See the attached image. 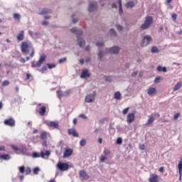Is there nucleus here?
<instances>
[{"mask_svg": "<svg viewBox=\"0 0 182 182\" xmlns=\"http://www.w3.org/2000/svg\"><path fill=\"white\" fill-rule=\"evenodd\" d=\"M145 148H146V146H144V144H141L139 146L140 150H144Z\"/></svg>", "mask_w": 182, "mask_h": 182, "instance_id": "nucleus-59", "label": "nucleus"}, {"mask_svg": "<svg viewBox=\"0 0 182 182\" xmlns=\"http://www.w3.org/2000/svg\"><path fill=\"white\" fill-rule=\"evenodd\" d=\"M11 149H13V150H14L15 151H18V150H19V148H18V146L15 145H11Z\"/></svg>", "mask_w": 182, "mask_h": 182, "instance_id": "nucleus-53", "label": "nucleus"}, {"mask_svg": "<svg viewBox=\"0 0 182 182\" xmlns=\"http://www.w3.org/2000/svg\"><path fill=\"white\" fill-rule=\"evenodd\" d=\"M73 123L75 126H76V124H77V119L75 118L73 121Z\"/></svg>", "mask_w": 182, "mask_h": 182, "instance_id": "nucleus-60", "label": "nucleus"}, {"mask_svg": "<svg viewBox=\"0 0 182 182\" xmlns=\"http://www.w3.org/2000/svg\"><path fill=\"white\" fill-rule=\"evenodd\" d=\"M149 182H160L159 175L156 173H151L149 178Z\"/></svg>", "mask_w": 182, "mask_h": 182, "instance_id": "nucleus-10", "label": "nucleus"}, {"mask_svg": "<svg viewBox=\"0 0 182 182\" xmlns=\"http://www.w3.org/2000/svg\"><path fill=\"white\" fill-rule=\"evenodd\" d=\"M151 52L152 53H158L159 48H157V47H156V46H154V47L151 48Z\"/></svg>", "mask_w": 182, "mask_h": 182, "instance_id": "nucleus-37", "label": "nucleus"}, {"mask_svg": "<svg viewBox=\"0 0 182 182\" xmlns=\"http://www.w3.org/2000/svg\"><path fill=\"white\" fill-rule=\"evenodd\" d=\"M118 5H119V14H123V9L122 8V0H119Z\"/></svg>", "mask_w": 182, "mask_h": 182, "instance_id": "nucleus-33", "label": "nucleus"}, {"mask_svg": "<svg viewBox=\"0 0 182 182\" xmlns=\"http://www.w3.org/2000/svg\"><path fill=\"white\" fill-rule=\"evenodd\" d=\"M32 48L33 47L30 46L29 43H28V42L26 41H23L21 43V52L25 55H29V49H32Z\"/></svg>", "mask_w": 182, "mask_h": 182, "instance_id": "nucleus-3", "label": "nucleus"}, {"mask_svg": "<svg viewBox=\"0 0 182 182\" xmlns=\"http://www.w3.org/2000/svg\"><path fill=\"white\" fill-rule=\"evenodd\" d=\"M46 59V55L45 54H42L41 56H40V58H39V62L42 65V63H43V62H45Z\"/></svg>", "mask_w": 182, "mask_h": 182, "instance_id": "nucleus-28", "label": "nucleus"}, {"mask_svg": "<svg viewBox=\"0 0 182 182\" xmlns=\"http://www.w3.org/2000/svg\"><path fill=\"white\" fill-rule=\"evenodd\" d=\"M96 9H97V3L90 2L88 6L89 12H93V11H96Z\"/></svg>", "mask_w": 182, "mask_h": 182, "instance_id": "nucleus-12", "label": "nucleus"}, {"mask_svg": "<svg viewBox=\"0 0 182 182\" xmlns=\"http://www.w3.org/2000/svg\"><path fill=\"white\" fill-rule=\"evenodd\" d=\"M160 80H161V77H156L154 80V83H160Z\"/></svg>", "mask_w": 182, "mask_h": 182, "instance_id": "nucleus-47", "label": "nucleus"}, {"mask_svg": "<svg viewBox=\"0 0 182 182\" xmlns=\"http://www.w3.org/2000/svg\"><path fill=\"white\" fill-rule=\"evenodd\" d=\"M156 70L158 72H167V68L166 67H161V66H158L156 68Z\"/></svg>", "mask_w": 182, "mask_h": 182, "instance_id": "nucleus-29", "label": "nucleus"}, {"mask_svg": "<svg viewBox=\"0 0 182 182\" xmlns=\"http://www.w3.org/2000/svg\"><path fill=\"white\" fill-rule=\"evenodd\" d=\"M156 93H157V90L156 89V87H151L148 89L147 94L149 96H153L154 95H156Z\"/></svg>", "mask_w": 182, "mask_h": 182, "instance_id": "nucleus-18", "label": "nucleus"}, {"mask_svg": "<svg viewBox=\"0 0 182 182\" xmlns=\"http://www.w3.org/2000/svg\"><path fill=\"white\" fill-rule=\"evenodd\" d=\"M33 56H35V48H33V47H32L31 51L30 53V57H26V60H30L31 58H33Z\"/></svg>", "mask_w": 182, "mask_h": 182, "instance_id": "nucleus-27", "label": "nucleus"}, {"mask_svg": "<svg viewBox=\"0 0 182 182\" xmlns=\"http://www.w3.org/2000/svg\"><path fill=\"white\" fill-rule=\"evenodd\" d=\"M93 93L94 94H90L85 97V101L86 102V103H92V102H95L96 93L95 92Z\"/></svg>", "mask_w": 182, "mask_h": 182, "instance_id": "nucleus-7", "label": "nucleus"}, {"mask_svg": "<svg viewBox=\"0 0 182 182\" xmlns=\"http://www.w3.org/2000/svg\"><path fill=\"white\" fill-rule=\"evenodd\" d=\"M0 159H2L3 160H9L11 156H9V154H4L0 155Z\"/></svg>", "mask_w": 182, "mask_h": 182, "instance_id": "nucleus-30", "label": "nucleus"}, {"mask_svg": "<svg viewBox=\"0 0 182 182\" xmlns=\"http://www.w3.org/2000/svg\"><path fill=\"white\" fill-rule=\"evenodd\" d=\"M117 144H122L123 143V139L121 137L117 138Z\"/></svg>", "mask_w": 182, "mask_h": 182, "instance_id": "nucleus-43", "label": "nucleus"}, {"mask_svg": "<svg viewBox=\"0 0 182 182\" xmlns=\"http://www.w3.org/2000/svg\"><path fill=\"white\" fill-rule=\"evenodd\" d=\"M52 11L48 9H43L40 12V15H46L47 14H50Z\"/></svg>", "mask_w": 182, "mask_h": 182, "instance_id": "nucleus-26", "label": "nucleus"}, {"mask_svg": "<svg viewBox=\"0 0 182 182\" xmlns=\"http://www.w3.org/2000/svg\"><path fill=\"white\" fill-rule=\"evenodd\" d=\"M57 167L60 171H68L69 170V165L67 163L58 162Z\"/></svg>", "mask_w": 182, "mask_h": 182, "instance_id": "nucleus-4", "label": "nucleus"}, {"mask_svg": "<svg viewBox=\"0 0 182 182\" xmlns=\"http://www.w3.org/2000/svg\"><path fill=\"white\" fill-rule=\"evenodd\" d=\"M24 35H25V31H23V30L21 31L20 33L17 36V41H23Z\"/></svg>", "mask_w": 182, "mask_h": 182, "instance_id": "nucleus-19", "label": "nucleus"}, {"mask_svg": "<svg viewBox=\"0 0 182 182\" xmlns=\"http://www.w3.org/2000/svg\"><path fill=\"white\" fill-rule=\"evenodd\" d=\"M46 70H48V66L45 65L42 67L41 72V73H43L44 72H46Z\"/></svg>", "mask_w": 182, "mask_h": 182, "instance_id": "nucleus-48", "label": "nucleus"}, {"mask_svg": "<svg viewBox=\"0 0 182 182\" xmlns=\"http://www.w3.org/2000/svg\"><path fill=\"white\" fill-rule=\"evenodd\" d=\"M90 77V74L89 73V70L86 69L83 70L81 73L80 77L83 79L85 77Z\"/></svg>", "mask_w": 182, "mask_h": 182, "instance_id": "nucleus-17", "label": "nucleus"}, {"mask_svg": "<svg viewBox=\"0 0 182 182\" xmlns=\"http://www.w3.org/2000/svg\"><path fill=\"white\" fill-rule=\"evenodd\" d=\"M96 46H98V48H100L102 46H105V43H97Z\"/></svg>", "mask_w": 182, "mask_h": 182, "instance_id": "nucleus-54", "label": "nucleus"}, {"mask_svg": "<svg viewBox=\"0 0 182 182\" xmlns=\"http://www.w3.org/2000/svg\"><path fill=\"white\" fill-rule=\"evenodd\" d=\"M129 110H130V107H127V108H125V109L122 111L123 114H126L127 113H129Z\"/></svg>", "mask_w": 182, "mask_h": 182, "instance_id": "nucleus-49", "label": "nucleus"}, {"mask_svg": "<svg viewBox=\"0 0 182 182\" xmlns=\"http://www.w3.org/2000/svg\"><path fill=\"white\" fill-rule=\"evenodd\" d=\"M57 96H58V99L63 97V92L62 90H58L57 92Z\"/></svg>", "mask_w": 182, "mask_h": 182, "instance_id": "nucleus-35", "label": "nucleus"}, {"mask_svg": "<svg viewBox=\"0 0 182 182\" xmlns=\"http://www.w3.org/2000/svg\"><path fill=\"white\" fill-rule=\"evenodd\" d=\"M39 171L40 169L38 167L34 168L33 170V174H38L39 173Z\"/></svg>", "mask_w": 182, "mask_h": 182, "instance_id": "nucleus-44", "label": "nucleus"}, {"mask_svg": "<svg viewBox=\"0 0 182 182\" xmlns=\"http://www.w3.org/2000/svg\"><path fill=\"white\" fill-rule=\"evenodd\" d=\"M114 99H116V100H122V94L120 93V92L117 91L114 92Z\"/></svg>", "mask_w": 182, "mask_h": 182, "instance_id": "nucleus-23", "label": "nucleus"}, {"mask_svg": "<svg viewBox=\"0 0 182 182\" xmlns=\"http://www.w3.org/2000/svg\"><path fill=\"white\" fill-rule=\"evenodd\" d=\"M70 32L77 35L78 45L80 48H83L86 45V42H85V40H83V38H79V36H82V35H83V31H82V30H78L76 28H73L70 29Z\"/></svg>", "mask_w": 182, "mask_h": 182, "instance_id": "nucleus-1", "label": "nucleus"}, {"mask_svg": "<svg viewBox=\"0 0 182 182\" xmlns=\"http://www.w3.org/2000/svg\"><path fill=\"white\" fill-rule=\"evenodd\" d=\"M112 152L110 151V150H109V149H105L104 150V154L105 155V156H109V154H110Z\"/></svg>", "mask_w": 182, "mask_h": 182, "instance_id": "nucleus-46", "label": "nucleus"}, {"mask_svg": "<svg viewBox=\"0 0 182 182\" xmlns=\"http://www.w3.org/2000/svg\"><path fill=\"white\" fill-rule=\"evenodd\" d=\"M68 133L70 136H73V137H79V134H77L75 129H68Z\"/></svg>", "mask_w": 182, "mask_h": 182, "instance_id": "nucleus-16", "label": "nucleus"}, {"mask_svg": "<svg viewBox=\"0 0 182 182\" xmlns=\"http://www.w3.org/2000/svg\"><path fill=\"white\" fill-rule=\"evenodd\" d=\"M151 41H152L151 36H145L144 37L143 41L141 42V46H142V48H144V46H147V45H149V43H150Z\"/></svg>", "mask_w": 182, "mask_h": 182, "instance_id": "nucleus-6", "label": "nucleus"}, {"mask_svg": "<svg viewBox=\"0 0 182 182\" xmlns=\"http://www.w3.org/2000/svg\"><path fill=\"white\" fill-rule=\"evenodd\" d=\"M47 66H48V69H53V68H56V65L53 64V63H52V64L48 63Z\"/></svg>", "mask_w": 182, "mask_h": 182, "instance_id": "nucleus-38", "label": "nucleus"}, {"mask_svg": "<svg viewBox=\"0 0 182 182\" xmlns=\"http://www.w3.org/2000/svg\"><path fill=\"white\" fill-rule=\"evenodd\" d=\"M178 168L179 170V174H182V158L181 160L178 162Z\"/></svg>", "mask_w": 182, "mask_h": 182, "instance_id": "nucleus-31", "label": "nucleus"}, {"mask_svg": "<svg viewBox=\"0 0 182 182\" xmlns=\"http://www.w3.org/2000/svg\"><path fill=\"white\" fill-rule=\"evenodd\" d=\"M4 124L6 126L14 127V126H15V119H14V118H9L8 119L4 120Z\"/></svg>", "mask_w": 182, "mask_h": 182, "instance_id": "nucleus-9", "label": "nucleus"}, {"mask_svg": "<svg viewBox=\"0 0 182 182\" xmlns=\"http://www.w3.org/2000/svg\"><path fill=\"white\" fill-rule=\"evenodd\" d=\"M3 86H9V80H4L2 83Z\"/></svg>", "mask_w": 182, "mask_h": 182, "instance_id": "nucleus-51", "label": "nucleus"}, {"mask_svg": "<svg viewBox=\"0 0 182 182\" xmlns=\"http://www.w3.org/2000/svg\"><path fill=\"white\" fill-rule=\"evenodd\" d=\"M117 31H123V27L120 25H117Z\"/></svg>", "mask_w": 182, "mask_h": 182, "instance_id": "nucleus-55", "label": "nucleus"}, {"mask_svg": "<svg viewBox=\"0 0 182 182\" xmlns=\"http://www.w3.org/2000/svg\"><path fill=\"white\" fill-rule=\"evenodd\" d=\"M48 127H52L53 129H59V123L56 121L50 122L47 124Z\"/></svg>", "mask_w": 182, "mask_h": 182, "instance_id": "nucleus-13", "label": "nucleus"}, {"mask_svg": "<svg viewBox=\"0 0 182 182\" xmlns=\"http://www.w3.org/2000/svg\"><path fill=\"white\" fill-rule=\"evenodd\" d=\"M178 117H180V113H176L173 116V119L177 120L178 119Z\"/></svg>", "mask_w": 182, "mask_h": 182, "instance_id": "nucleus-52", "label": "nucleus"}, {"mask_svg": "<svg viewBox=\"0 0 182 182\" xmlns=\"http://www.w3.org/2000/svg\"><path fill=\"white\" fill-rule=\"evenodd\" d=\"M45 113H46V107L43 106L40 108L39 114H41V116H45Z\"/></svg>", "mask_w": 182, "mask_h": 182, "instance_id": "nucleus-24", "label": "nucleus"}, {"mask_svg": "<svg viewBox=\"0 0 182 182\" xmlns=\"http://www.w3.org/2000/svg\"><path fill=\"white\" fill-rule=\"evenodd\" d=\"M79 176L82 181H87V180L90 178V176L87 174V173L85 170H81L79 171Z\"/></svg>", "mask_w": 182, "mask_h": 182, "instance_id": "nucleus-5", "label": "nucleus"}, {"mask_svg": "<svg viewBox=\"0 0 182 182\" xmlns=\"http://www.w3.org/2000/svg\"><path fill=\"white\" fill-rule=\"evenodd\" d=\"M154 116L151 115L146 124V126H149V124H152V123H154Z\"/></svg>", "mask_w": 182, "mask_h": 182, "instance_id": "nucleus-25", "label": "nucleus"}, {"mask_svg": "<svg viewBox=\"0 0 182 182\" xmlns=\"http://www.w3.org/2000/svg\"><path fill=\"white\" fill-rule=\"evenodd\" d=\"M153 23V18L151 16H147L144 22V23L141 26V29H149L151 24Z\"/></svg>", "mask_w": 182, "mask_h": 182, "instance_id": "nucleus-2", "label": "nucleus"}, {"mask_svg": "<svg viewBox=\"0 0 182 182\" xmlns=\"http://www.w3.org/2000/svg\"><path fill=\"white\" fill-rule=\"evenodd\" d=\"M66 60H68V58H66V57H65V58H60L58 62H59V63H65V62H66Z\"/></svg>", "mask_w": 182, "mask_h": 182, "instance_id": "nucleus-41", "label": "nucleus"}, {"mask_svg": "<svg viewBox=\"0 0 182 182\" xmlns=\"http://www.w3.org/2000/svg\"><path fill=\"white\" fill-rule=\"evenodd\" d=\"M79 117H81L82 119H87V117H86V115H85V114H80L79 115Z\"/></svg>", "mask_w": 182, "mask_h": 182, "instance_id": "nucleus-56", "label": "nucleus"}, {"mask_svg": "<svg viewBox=\"0 0 182 182\" xmlns=\"http://www.w3.org/2000/svg\"><path fill=\"white\" fill-rule=\"evenodd\" d=\"M73 154V149L70 148L65 149L64 154H63V159H66V157H69Z\"/></svg>", "mask_w": 182, "mask_h": 182, "instance_id": "nucleus-11", "label": "nucleus"}, {"mask_svg": "<svg viewBox=\"0 0 182 182\" xmlns=\"http://www.w3.org/2000/svg\"><path fill=\"white\" fill-rule=\"evenodd\" d=\"M31 172H32V170L31 169V168L27 167L26 169V175L28 176V174H31Z\"/></svg>", "mask_w": 182, "mask_h": 182, "instance_id": "nucleus-42", "label": "nucleus"}, {"mask_svg": "<svg viewBox=\"0 0 182 182\" xmlns=\"http://www.w3.org/2000/svg\"><path fill=\"white\" fill-rule=\"evenodd\" d=\"M42 25H49V22L46 21H44L41 23Z\"/></svg>", "mask_w": 182, "mask_h": 182, "instance_id": "nucleus-63", "label": "nucleus"}, {"mask_svg": "<svg viewBox=\"0 0 182 182\" xmlns=\"http://www.w3.org/2000/svg\"><path fill=\"white\" fill-rule=\"evenodd\" d=\"M100 160L101 161V163H105V160H107V156H105V155H102L100 157Z\"/></svg>", "mask_w": 182, "mask_h": 182, "instance_id": "nucleus-36", "label": "nucleus"}, {"mask_svg": "<svg viewBox=\"0 0 182 182\" xmlns=\"http://www.w3.org/2000/svg\"><path fill=\"white\" fill-rule=\"evenodd\" d=\"M172 18L173 19V21H176V19H177V14H172Z\"/></svg>", "mask_w": 182, "mask_h": 182, "instance_id": "nucleus-58", "label": "nucleus"}, {"mask_svg": "<svg viewBox=\"0 0 182 182\" xmlns=\"http://www.w3.org/2000/svg\"><path fill=\"white\" fill-rule=\"evenodd\" d=\"M20 62L21 63H25V62H26V60H25V58H22L20 59Z\"/></svg>", "mask_w": 182, "mask_h": 182, "instance_id": "nucleus-64", "label": "nucleus"}, {"mask_svg": "<svg viewBox=\"0 0 182 182\" xmlns=\"http://www.w3.org/2000/svg\"><path fill=\"white\" fill-rule=\"evenodd\" d=\"M134 119H136V115L134 113H129L127 117V122L128 124H132L133 122H134Z\"/></svg>", "mask_w": 182, "mask_h": 182, "instance_id": "nucleus-8", "label": "nucleus"}, {"mask_svg": "<svg viewBox=\"0 0 182 182\" xmlns=\"http://www.w3.org/2000/svg\"><path fill=\"white\" fill-rule=\"evenodd\" d=\"M42 144L43 147H48V143H46V141H44Z\"/></svg>", "mask_w": 182, "mask_h": 182, "instance_id": "nucleus-62", "label": "nucleus"}, {"mask_svg": "<svg viewBox=\"0 0 182 182\" xmlns=\"http://www.w3.org/2000/svg\"><path fill=\"white\" fill-rule=\"evenodd\" d=\"M80 145L82 147L86 146V139H82V140L80 141Z\"/></svg>", "mask_w": 182, "mask_h": 182, "instance_id": "nucleus-40", "label": "nucleus"}, {"mask_svg": "<svg viewBox=\"0 0 182 182\" xmlns=\"http://www.w3.org/2000/svg\"><path fill=\"white\" fill-rule=\"evenodd\" d=\"M19 171H20V173H21V174H23V173H25V167L23 166H20L19 167Z\"/></svg>", "mask_w": 182, "mask_h": 182, "instance_id": "nucleus-45", "label": "nucleus"}, {"mask_svg": "<svg viewBox=\"0 0 182 182\" xmlns=\"http://www.w3.org/2000/svg\"><path fill=\"white\" fill-rule=\"evenodd\" d=\"M180 87H181V82H178L173 87V92H176Z\"/></svg>", "mask_w": 182, "mask_h": 182, "instance_id": "nucleus-32", "label": "nucleus"}, {"mask_svg": "<svg viewBox=\"0 0 182 182\" xmlns=\"http://www.w3.org/2000/svg\"><path fill=\"white\" fill-rule=\"evenodd\" d=\"M159 173H163L164 171V167L161 166L159 169Z\"/></svg>", "mask_w": 182, "mask_h": 182, "instance_id": "nucleus-61", "label": "nucleus"}, {"mask_svg": "<svg viewBox=\"0 0 182 182\" xmlns=\"http://www.w3.org/2000/svg\"><path fill=\"white\" fill-rule=\"evenodd\" d=\"M48 136H49V133L46 132H43L41 134V139L42 140H46L48 139Z\"/></svg>", "mask_w": 182, "mask_h": 182, "instance_id": "nucleus-22", "label": "nucleus"}, {"mask_svg": "<svg viewBox=\"0 0 182 182\" xmlns=\"http://www.w3.org/2000/svg\"><path fill=\"white\" fill-rule=\"evenodd\" d=\"M98 56L100 59H102V58H103V52L100 51V53H98Z\"/></svg>", "mask_w": 182, "mask_h": 182, "instance_id": "nucleus-57", "label": "nucleus"}, {"mask_svg": "<svg viewBox=\"0 0 182 182\" xmlns=\"http://www.w3.org/2000/svg\"><path fill=\"white\" fill-rule=\"evenodd\" d=\"M134 5H136V3H134V2L132 1H128V2L126 4L125 6H126V8H127V9H132V8H134Z\"/></svg>", "mask_w": 182, "mask_h": 182, "instance_id": "nucleus-21", "label": "nucleus"}, {"mask_svg": "<svg viewBox=\"0 0 182 182\" xmlns=\"http://www.w3.org/2000/svg\"><path fill=\"white\" fill-rule=\"evenodd\" d=\"M14 19H16L18 22L21 21V14H14L13 15Z\"/></svg>", "mask_w": 182, "mask_h": 182, "instance_id": "nucleus-34", "label": "nucleus"}, {"mask_svg": "<svg viewBox=\"0 0 182 182\" xmlns=\"http://www.w3.org/2000/svg\"><path fill=\"white\" fill-rule=\"evenodd\" d=\"M41 66H42V64L39 61H33L31 63L32 68H41Z\"/></svg>", "mask_w": 182, "mask_h": 182, "instance_id": "nucleus-20", "label": "nucleus"}, {"mask_svg": "<svg viewBox=\"0 0 182 182\" xmlns=\"http://www.w3.org/2000/svg\"><path fill=\"white\" fill-rule=\"evenodd\" d=\"M109 33H110L111 35H114L115 36H116V35H117V34L116 33V31H114V29H113V28H111V29L109 30Z\"/></svg>", "mask_w": 182, "mask_h": 182, "instance_id": "nucleus-50", "label": "nucleus"}, {"mask_svg": "<svg viewBox=\"0 0 182 182\" xmlns=\"http://www.w3.org/2000/svg\"><path fill=\"white\" fill-rule=\"evenodd\" d=\"M108 52L109 53H114V55H117V53H119V52H120V48H119V46H115V47L109 48Z\"/></svg>", "mask_w": 182, "mask_h": 182, "instance_id": "nucleus-15", "label": "nucleus"}, {"mask_svg": "<svg viewBox=\"0 0 182 182\" xmlns=\"http://www.w3.org/2000/svg\"><path fill=\"white\" fill-rule=\"evenodd\" d=\"M33 159H38V158L41 157V154H39V153H38V152H33Z\"/></svg>", "mask_w": 182, "mask_h": 182, "instance_id": "nucleus-39", "label": "nucleus"}, {"mask_svg": "<svg viewBox=\"0 0 182 182\" xmlns=\"http://www.w3.org/2000/svg\"><path fill=\"white\" fill-rule=\"evenodd\" d=\"M40 154L42 159H48L49 156H50V151L47 150L46 151V152L43 151H41Z\"/></svg>", "mask_w": 182, "mask_h": 182, "instance_id": "nucleus-14", "label": "nucleus"}]
</instances>
